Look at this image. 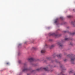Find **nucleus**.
I'll return each instance as SVG.
<instances>
[{"instance_id": "4468645a", "label": "nucleus", "mask_w": 75, "mask_h": 75, "mask_svg": "<svg viewBox=\"0 0 75 75\" xmlns=\"http://www.w3.org/2000/svg\"><path fill=\"white\" fill-rule=\"evenodd\" d=\"M55 23H57V21H55Z\"/></svg>"}, {"instance_id": "7ed1b4c3", "label": "nucleus", "mask_w": 75, "mask_h": 75, "mask_svg": "<svg viewBox=\"0 0 75 75\" xmlns=\"http://www.w3.org/2000/svg\"><path fill=\"white\" fill-rule=\"evenodd\" d=\"M44 69L45 70V71H48V69L46 68H44Z\"/></svg>"}, {"instance_id": "0eeeda50", "label": "nucleus", "mask_w": 75, "mask_h": 75, "mask_svg": "<svg viewBox=\"0 0 75 75\" xmlns=\"http://www.w3.org/2000/svg\"><path fill=\"white\" fill-rule=\"evenodd\" d=\"M26 70H27V69H25L23 70V71H26Z\"/></svg>"}, {"instance_id": "f03ea898", "label": "nucleus", "mask_w": 75, "mask_h": 75, "mask_svg": "<svg viewBox=\"0 0 75 75\" xmlns=\"http://www.w3.org/2000/svg\"><path fill=\"white\" fill-rule=\"evenodd\" d=\"M45 52V51L44 50H42L41 51V53H44Z\"/></svg>"}, {"instance_id": "1a4fd4ad", "label": "nucleus", "mask_w": 75, "mask_h": 75, "mask_svg": "<svg viewBox=\"0 0 75 75\" xmlns=\"http://www.w3.org/2000/svg\"><path fill=\"white\" fill-rule=\"evenodd\" d=\"M55 35V34H54V33H53V34L51 35Z\"/></svg>"}, {"instance_id": "20e7f679", "label": "nucleus", "mask_w": 75, "mask_h": 75, "mask_svg": "<svg viewBox=\"0 0 75 75\" xmlns=\"http://www.w3.org/2000/svg\"><path fill=\"white\" fill-rule=\"evenodd\" d=\"M58 44H59V45H60V47H62V44H61L58 43Z\"/></svg>"}, {"instance_id": "6e6552de", "label": "nucleus", "mask_w": 75, "mask_h": 75, "mask_svg": "<svg viewBox=\"0 0 75 75\" xmlns=\"http://www.w3.org/2000/svg\"><path fill=\"white\" fill-rule=\"evenodd\" d=\"M74 24V22H71V24Z\"/></svg>"}, {"instance_id": "f257e3e1", "label": "nucleus", "mask_w": 75, "mask_h": 75, "mask_svg": "<svg viewBox=\"0 0 75 75\" xmlns=\"http://www.w3.org/2000/svg\"><path fill=\"white\" fill-rule=\"evenodd\" d=\"M28 60L29 61H34V59L33 58H31L28 59Z\"/></svg>"}, {"instance_id": "39448f33", "label": "nucleus", "mask_w": 75, "mask_h": 75, "mask_svg": "<svg viewBox=\"0 0 75 75\" xmlns=\"http://www.w3.org/2000/svg\"><path fill=\"white\" fill-rule=\"evenodd\" d=\"M67 17L68 18H70V17H71V16H67Z\"/></svg>"}, {"instance_id": "423d86ee", "label": "nucleus", "mask_w": 75, "mask_h": 75, "mask_svg": "<svg viewBox=\"0 0 75 75\" xmlns=\"http://www.w3.org/2000/svg\"><path fill=\"white\" fill-rule=\"evenodd\" d=\"M65 40H68V38H66L65 39Z\"/></svg>"}, {"instance_id": "2eb2a0df", "label": "nucleus", "mask_w": 75, "mask_h": 75, "mask_svg": "<svg viewBox=\"0 0 75 75\" xmlns=\"http://www.w3.org/2000/svg\"><path fill=\"white\" fill-rule=\"evenodd\" d=\"M59 56H60V55H59Z\"/></svg>"}, {"instance_id": "dca6fc26", "label": "nucleus", "mask_w": 75, "mask_h": 75, "mask_svg": "<svg viewBox=\"0 0 75 75\" xmlns=\"http://www.w3.org/2000/svg\"><path fill=\"white\" fill-rule=\"evenodd\" d=\"M62 75H64V74H62Z\"/></svg>"}, {"instance_id": "f8f14e48", "label": "nucleus", "mask_w": 75, "mask_h": 75, "mask_svg": "<svg viewBox=\"0 0 75 75\" xmlns=\"http://www.w3.org/2000/svg\"><path fill=\"white\" fill-rule=\"evenodd\" d=\"M9 64V63H7V64Z\"/></svg>"}, {"instance_id": "9b49d317", "label": "nucleus", "mask_w": 75, "mask_h": 75, "mask_svg": "<svg viewBox=\"0 0 75 75\" xmlns=\"http://www.w3.org/2000/svg\"><path fill=\"white\" fill-rule=\"evenodd\" d=\"M72 71H70L69 73H72Z\"/></svg>"}, {"instance_id": "9d476101", "label": "nucleus", "mask_w": 75, "mask_h": 75, "mask_svg": "<svg viewBox=\"0 0 75 75\" xmlns=\"http://www.w3.org/2000/svg\"><path fill=\"white\" fill-rule=\"evenodd\" d=\"M74 59H71V61H74Z\"/></svg>"}, {"instance_id": "ddd939ff", "label": "nucleus", "mask_w": 75, "mask_h": 75, "mask_svg": "<svg viewBox=\"0 0 75 75\" xmlns=\"http://www.w3.org/2000/svg\"><path fill=\"white\" fill-rule=\"evenodd\" d=\"M37 70L38 71H39V70H40V69H38Z\"/></svg>"}]
</instances>
